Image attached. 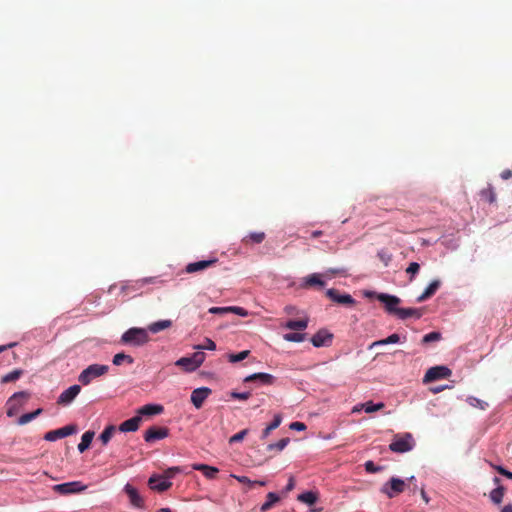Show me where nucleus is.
Here are the masks:
<instances>
[{"instance_id":"nucleus-1","label":"nucleus","mask_w":512,"mask_h":512,"mask_svg":"<svg viewBox=\"0 0 512 512\" xmlns=\"http://www.w3.org/2000/svg\"><path fill=\"white\" fill-rule=\"evenodd\" d=\"M365 296L367 298L376 297L380 302L385 305L387 312L391 314H395L400 319H407L409 317L420 318L421 313L418 309L414 308H397V305L400 303V299L393 295L388 294H377L373 290H366Z\"/></svg>"},{"instance_id":"nucleus-2","label":"nucleus","mask_w":512,"mask_h":512,"mask_svg":"<svg viewBox=\"0 0 512 512\" xmlns=\"http://www.w3.org/2000/svg\"><path fill=\"white\" fill-rule=\"evenodd\" d=\"M149 341L147 330L143 328H130L121 336V342L132 346H142Z\"/></svg>"},{"instance_id":"nucleus-3","label":"nucleus","mask_w":512,"mask_h":512,"mask_svg":"<svg viewBox=\"0 0 512 512\" xmlns=\"http://www.w3.org/2000/svg\"><path fill=\"white\" fill-rule=\"evenodd\" d=\"M415 446V440L411 433L396 434L389 445V449L395 453H406Z\"/></svg>"},{"instance_id":"nucleus-4","label":"nucleus","mask_w":512,"mask_h":512,"mask_svg":"<svg viewBox=\"0 0 512 512\" xmlns=\"http://www.w3.org/2000/svg\"><path fill=\"white\" fill-rule=\"evenodd\" d=\"M109 370V366L101 364H92L84 369L78 376V381L83 385H88L97 377L105 375Z\"/></svg>"},{"instance_id":"nucleus-5","label":"nucleus","mask_w":512,"mask_h":512,"mask_svg":"<svg viewBox=\"0 0 512 512\" xmlns=\"http://www.w3.org/2000/svg\"><path fill=\"white\" fill-rule=\"evenodd\" d=\"M29 393L25 391L16 392L14 393L7 401V416L13 417L17 415L19 412V409L24 404V401H26L29 398Z\"/></svg>"},{"instance_id":"nucleus-6","label":"nucleus","mask_w":512,"mask_h":512,"mask_svg":"<svg viewBox=\"0 0 512 512\" xmlns=\"http://www.w3.org/2000/svg\"><path fill=\"white\" fill-rule=\"evenodd\" d=\"M405 481L396 477H392L387 483L381 487V492L388 498H394L405 490Z\"/></svg>"},{"instance_id":"nucleus-7","label":"nucleus","mask_w":512,"mask_h":512,"mask_svg":"<svg viewBox=\"0 0 512 512\" xmlns=\"http://www.w3.org/2000/svg\"><path fill=\"white\" fill-rule=\"evenodd\" d=\"M53 491L61 495H69L82 492L86 489L80 481L66 482L62 484H56L52 487Z\"/></svg>"},{"instance_id":"nucleus-8","label":"nucleus","mask_w":512,"mask_h":512,"mask_svg":"<svg viewBox=\"0 0 512 512\" xmlns=\"http://www.w3.org/2000/svg\"><path fill=\"white\" fill-rule=\"evenodd\" d=\"M451 374L452 371L446 366H434L427 370L423 381L425 383H430L439 379L448 378Z\"/></svg>"},{"instance_id":"nucleus-9","label":"nucleus","mask_w":512,"mask_h":512,"mask_svg":"<svg viewBox=\"0 0 512 512\" xmlns=\"http://www.w3.org/2000/svg\"><path fill=\"white\" fill-rule=\"evenodd\" d=\"M76 432V427L74 425H67L62 428L51 430L47 432L44 436V439L47 441H56L61 438H65L69 435H72Z\"/></svg>"},{"instance_id":"nucleus-10","label":"nucleus","mask_w":512,"mask_h":512,"mask_svg":"<svg viewBox=\"0 0 512 512\" xmlns=\"http://www.w3.org/2000/svg\"><path fill=\"white\" fill-rule=\"evenodd\" d=\"M81 391L80 385H72L66 390H64L57 399V404L59 405H69L73 402V400L78 396Z\"/></svg>"},{"instance_id":"nucleus-11","label":"nucleus","mask_w":512,"mask_h":512,"mask_svg":"<svg viewBox=\"0 0 512 512\" xmlns=\"http://www.w3.org/2000/svg\"><path fill=\"white\" fill-rule=\"evenodd\" d=\"M169 430L166 427L152 426L148 428L144 434V440L148 443L164 439L168 436Z\"/></svg>"},{"instance_id":"nucleus-12","label":"nucleus","mask_w":512,"mask_h":512,"mask_svg":"<svg viewBox=\"0 0 512 512\" xmlns=\"http://www.w3.org/2000/svg\"><path fill=\"white\" fill-rule=\"evenodd\" d=\"M149 487L157 492H164L172 486V482L164 479L161 475H152L148 480Z\"/></svg>"},{"instance_id":"nucleus-13","label":"nucleus","mask_w":512,"mask_h":512,"mask_svg":"<svg viewBox=\"0 0 512 512\" xmlns=\"http://www.w3.org/2000/svg\"><path fill=\"white\" fill-rule=\"evenodd\" d=\"M333 335L326 329H320L311 338V343L314 347L329 346L332 342Z\"/></svg>"},{"instance_id":"nucleus-14","label":"nucleus","mask_w":512,"mask_h":512,"mask_svg":"<svg viewBox=\"0 0 512 512\" xmlns=\"http://www.w3.org/2000/svg\"><path fill=\"white\" fill-rule=\"evenodd\" d=\"M217 261L218 260L216 258H212V259H209V260H201V261L189 263L185 267V272L189 273V274H192V273H196V272H200V271L206 270L209 267L214 266L217 263Z\"/></svg>"},{"instance_id":"nucleus-15","label":"nucleus","mask_w":512,"mask_h":512,"mask_svg":"<svg viewBox=\"0 0 512 512\" xmlns=\"http://www.w3.org/2000/svg\"><path fill=\"white\" fill-rule=\"evenodd\" d=\"M210 394L211 389L208 387L197 388L191 393V402L197 409H199Z\"/></svg>"},{"instance_id":"nucleus-16","label":"nucleus","mask_w":512,"mask_h":512,"mask_svg":"<svg viewBox=\"0 0 512 512\" xmlns=\"http://www.w3.org/2000/svg\"><path fill=\"white\" fill-rule=\"evenodd\" d=\"M326 296L332 301L345 306H353L355 303L349 294H339L338 290H327Z\"/></svg>"},{"instance_id":"nucleus-17","label":"nucleus","mask_w":512,"mask_h":512,"mask_svg":"<svg viewBox=\"0 0 512 512\" xmlns=\"http://www.w3.org/2000/svg\"><path fill=\"white\" fill-rule=\"evenodd\" d=\"M124 491L127 494L129 501L133 506L137 508L144 507V500L135 487H133L130 484H126L124 487Z\"/></svg>"},{"instance_id":"nucleus-18","label":"nucleus","mask_w":512,"mask_h":512,"mask_svg":"<svg viewBox=\"0 0 512 512\" xmlns=\"http://www.w3.org/2000/svg\"><path fill=\"white\" fill-rule=\"evenodd\" d=\"M274 381L275 377L268 373H255L244 379V382H259L262 385H272Z\"/></svg>"},{"instance_id":"nucleus-19","label":"nucleus","mask_w":512,"mask_h":512,"mask_svg":"<svg viewBox=\"0 0 512 512\" xmlns=\"http://www.w3.org/2000/svg\"><path fill=\"white\" fill-rule=\"evenodd\" d=\"M326 277L327 276L324 274H319V273L311 274L307 277L302 278L301 286H314V285L325 286V285H327Z\"/></svg>"},{"instance_id":"nucleus-20","label":"nucleus","mask_w":512,"mask_h":512,"mask_svg":"<svg viewBox=\"0 0 512 512\" xmlns=\"http://www.w3.org/2000/svg\"><path fill=\"white\" fill-rule=\"evenodd\" d=\"M142 418L139 415H136L128 420H125L119 425V430L121 432H135L139 429Z\"/></svg>"},{"instance_id":"nucleus-21","label":"nucleus","mask_w":512,"mask_h":512,"mask_svg":"<svg viewBox=\"0 0 512 512\" xmlns=\"http://www.w3.org/2000/svg\"><path fill=\"white\" fill-rule=\"evenodd\" d=\"M309 319L307 317L298 320H288L282 327L294 331H304L308 326Z\"/></svg>"},{"instance_id":"nucleus-22","label":"nucleus","mask_w":512,"mask_h":512,"mask_svg":"<svg viewBox=\"0 0 512 512\" xmlns=\"http://www.w3.org/2000/svg\"><path fill=\"white\" fill-rule=\"evenodd\" d=\"M163 407L157 404H147L139 408L138 415L143 416H151L162 413Z\"/></svg>"},{"instance_id":"nucleus-23","label":"nucleus","mask_w":512,"mask_h":512,"mask_svg":"<svg viewBox=\"0 0 512 512\" xmlns=\"http://www.w3.org/2000/svg\"><path fill=\"white\" fill-rule=\"evenodd\" d=\"M192 468L197 471H201L204 476L208 479H214L219 472L216 467L209 466L206 464H193Z\"/></svg>"},{"instance_id":"nucleus-24","label":"nucleus","mask_w":512,"mask_h":512,"mask_svg":"<svg viewBox=\"0 0 512 512\" xmlns=\"http://www.w3.org/2000/svg\"><path fill=\"white\" fill-rule=\"evenodd\" d=\"M319 499V495L315 491H306L298 495L297 500L307 505H314Z\"/></svg>"},{"instance_id":"nucleus-25","label":"nucleus","mask_w":512,"mask_h":512,"mask_svg":"<svg viewBox=\"0 0 512 512\" xmlns=\"http://www.w3.org/2000/svg\"><path fill=\"white\" fill-rule=\"evenodd\" d=\"M94 435H95V433L93 431H86L82 435L81 442L78 444V450L80 453H83L90 447L91 442L94 438Z\"/></svg>"},{"instance_id":"nucleus-26","label":"nucleus","mask_w":512,"mask_h":512,"mask_svg":"<svg viewBox=\"0 0 512 512\" xmlns=\"http://www.w3.org/2000/svg\"><path fill=\"white\" fill-rule=\"evenodd\" d=\"M280 500V497L274 493L269 492L266 496V501L261 505L260 511L261 512H267L270 510L278 501Z\"/></svg>"},{"instance_id":"nucleus-27","label":"nucleus","mask_w":512,"mask_h":512,"mask_svg":"<svg viewBox=\"0 0 512 512\" xmlns=\"http://www.w3.org/2000/svg\"><path fill=\"white\" fill-rule=\"evenodd\" d=\"M171 326H172L171 320H160V321L151 323L148 326V330L152 333H158L162 330L170 328Z\"/></svg>"},{"instance_id":"nucleus-28","label":"nucleus","mask_w":512,"mask_h":512,"mask_svg":"<svg viewBox=\"0 0 512 512\" xmlns=\"http://www.w3.org/2000/svg\"><path fill=\"white\" fill-rule=\"evenodd\" d=\"M175 364L177 366L183 368L187 372H192L197 369V367L195 366V364L193 362L192 356L182 357V358L178 359Z\"/></svg>"},{"instance_id":"nucleus-29","label":"nucleus","mask_w":512,"mask_h":512,"mask_svg":"<svg viewBox=\"0 0 512 512\" xmlns=\"http://www.w3.org/2000/svg\"><path fill=\"white\" fill-rule=\"evenodd\" d=\"M282 417L281 415L277 414L274 416L273 421L262 431L261 439H266L269 434L276 428H278L281 424Z\"/></svg>"},{"instance_id":"nucleus-30","label":"nucleus","mask_w":512,"mask_h":512,"mask_svg":"<svg viewBox=\"0 0 512 512\" xmlns=\"http://www.w3.org/2000/svg\"><path fill=\"white\" fill-rule=\"evenodd\" d=\"M480 195L483 200L487 201L490 204L496 201V193L491 185H488L487 188L482 189Z\"/></svg>"},{"instance_id":"nucleus-31","label":"nucleus","mask_w":512,"mask_h":512,"mask_svg":"<svg viewBox=\"0 0 512 512\" xmlns=\"http://www.w3.org/2000/svg\"><path fill=\"white\" fill-rule=\"evenodd\" d=\"M399 341H400V336L396 333H393L385 339H381V340L373 342L371 344L370 348H373L376 346L387 345V344H394V343H398Z\"/></svg>"},{"instance_id":"nucleus-32","label":"nucleus","mask_w":512,"mask_h":512,"mask_svg":"<svg viewBox=\"0 0 512 512\" xmlns=\"http://www.w3.org/2000/svg\"><path fill=\"white\" fill-rule=\"evenodd\" d=\"M42 409L38 408L37 410L23 414L21 417H19L17 423L18 425H25L29 423L30 421L34 420L37 416H39L42 413Z\"/></svg>"},{"instance_id":"nucleus-33","label":"nucleus","mask_w":512,"mask_h":512,"mask_svg":"<svg viewBox=\"0 0 512 512\" xmlns=\"http://www.w3.org/2000/svg\"><path fill=\"white\" fill-rule=\"evenodd\" d=\"M23 374V370L21 369H15L11 372H9L8 374L4 375L0 382L5 384V383H10V382H14L16 380H18Z\"/></svg>"},{"instance_id":"nucleus-34","label":"nucleus","mask_w":512,"mask_h":512,"mask_svg":"<svg viewBox=\"0 0 512 512\" xmlns=\"http://www.w3.org/2000/svg\"><path fill=\"white\" fill-rule=\"evenodd\" d=\"M283 339L288 341V342L299 343V342H303L306 339V334L305 333H300L299 331H297V332H290V333L284 334L283 335Z\"/></svg>"},{"instance_id":"nucleus-35","label":"nucleus","mask_w":512,"mask_h":512,"mask_svg":"<svg viewBox=\"0 0 512 512\" xmlns=\"http://www.w3.org/2000/svg\"><path fill=\"white\" fill-rule=\"evenodd\" d=\"M505 493V488L503 486H498L490 492V499L495 504H500L502 502L503 496Z\"/></svg>"},{"instance_id":"nucleus-36","label":"nucleus","mask_w":512,"mask_h":512,"mask_svg":"<svg viewBox=\"0 0 512 512\" xmlns=\"http://www.w3.org/2000/svg\"><path fill=\"white\" fill-rule=\"evenodd\" d=\"M115 429L116 428L114 425H109L103 430V432L99 436V439L103 445L108 444V442L111 440V438L115 432Z\"/></svg>"},{"instance_id":"nucleus-37","label":"nucleus","mask_w":512,"mask_h":512,"mask_svg":"<svg viewBox=\"0 0 512 512\" xmlns=\"http://www.w3.org/2000/svg\"><path fill=\"white\" fill-rule=\"evenodd\" d=\"M265 239V233L264 232H253L247 235L243 242L245 244L248 243H261Z\"/></svg>"},{"instance_id":"nucleus-38","label":"nucleus","mask_w":512,"mask_h":512,"mask_svg":"<svg viewBox=\"0 0 512 512\" xmlns=\"http://www.w3.org/2000/svg\"><path fill=\"white\" fill-rule=\"evenodd\" d=\"M124 361L127 362L128 364L134 363L133 357H131L130 355H127L123 352L117 353L116 355H114L113 360H112L113 364L116 366H120Z\"/></svg>"},{"instance_id":"nucleus-39","label":"nucleus","mask_w":512,"mask_h":512,"mask_svg":"<svg viewBox=\"0 0 512 512\" xmlns=\"http://www.w3.org/2000/svg\"><path fill=\"white\" fill-rule=\"evenodd\" d=\"M384 407H385V404L382 402L374 404L372 401H368V402L362 404V408L364 409V411L366 413H373V412L383 409Z\"/></svg>"},{"instance_id":"nucleus-40","label":"nucleus","mask_w":512,"mask_h":512,"mask_svg":"<svg viewBox=\"0 0 512 512\" xmlns=\"http://www.w3.org/2000/svg\"><path fill=\"white\" fill-rule=\"evenodd\" d=\"M289 442H290L289 438H282V439H280L276 443L269 444L267 446V450H269V451H272V450L282 451L288 445Z\"/></svg>"},{"instance_id":"nucleus-41","label":"nucleus","mask_w":512,"mask_h":512,"mask_svg":"<svg viewBox=\"0 0 512 512\" xmlns=\"http://www.w3.org/2000/svg\"><path fill=\"white\" fill-rule=\"evenodd\" d=\"M249 353H250L249 350H244L237 354H229L228 359L231 363H236V362L246 359L248 357Z\"/></svg>"},{"instance_id":"nucleus-42","label":"nucleus","mask_w":512,"mask_h":512,"mask_svg":"<svg viewBox=\"0 0 512 512\" xmlns=\"http://www.w3.org/2000/svg\"><path fill=\"white\" fill-rule=\"evenodd\" d=\"M191 356H192L193 362L197 368L200 367V365L204 362L205 357H206V355L203 351H197V352L193 353Z\"/></svg>"},{"instance_id":"nucleus-43","label":"nucleus","mask_w":512,"mask_h":512,"mask_svg":"<svg viewBox=\"0 0 512 512\" xmlns=\"http://www.w3.org/2000/svg\"><path fill=\"white\" fill-rule=\"evenodd\" d=\"M441 339V334L439 332H430L422 338V343H430L434 341H438Z\"/></svg>"},{"instance_id":"nucleus-44","label":"nucleus","mask_w":512,"mask_h":512,"mask_svg":"<svg viewBox=\"0 0 512 512\" xmlns=\"http://www.w3.org/2000/svg\"><path fill=\"white\" fill-rule=\"evenodd\" d=\"M248 432H249L248 429H243V430L239 431L238 433H236L230 437L229 443L232 444V443L242 441L245 438V436L248 434Z\"/></svg>"},{"instance_id":"nucleus-45","label":"nucleus","mask_w":512,"mask_h":512,"mask_svg":"<svg viewBox=\"0 0 512 512\" xmlns=\"http://www.w3.org/2000/svg\"><path fill=\"white\" fill-rule=\"evenodd\" d=\"M468 402H469L470 405H472L474 407H478L481 410H485L488 407V404L485 401L480 400V399L475 398V397H470L468 399Z\"/></svg>"},{"instance_id":"nucleus-46","label":"nucleus","mask_w":512,"mask_h":512,"mask_svg":"<svg viewBox=\"0 0 512 512\" xmlns=\"http://www.w3.org/2000/svg\"><path fill=\"white\" fill-rule=\"evenodd\" d=\"M196 348L200 350H215L216 344L213 340L206 338L204 344L198 345Z\"/></svg>"},{"instance_id":"nucleus-47","label":"nucleus","mask_w":512,"mask_h":512,"mask_svg":"<svg viewBox=\"0 0 512 512\" xmlns=\"http://www.w3.org/2000/svg\"><path fill=\"white\" fill-rule=\"evenodd\" d=\"M179 471V467H170L161 476L169 481V479L173 478Z\"/></svg>"},{"instance_id":"nucleus-48","label":"nucleus","mask_w":512,"mask_h":512,"mask_svg":"<svg viewBox=\"0 0 512 512\" xmlns=\"http://www.w3.org/2000/svg\"><path fill=\"white\" fill-rule=\"evenodd\" d=\"M365 470L368 473H376L382 470V467L376 466L373 461H367L365 464Z\"/></svg>"},{"instance_id":"nucleus-49","label":"nucleus","mask_w":512,"mask_h":512,"mask_svg":"<svg viewBox=\"0 0 512 512\" xmlns=\"http://www.w3.org/2000/svg\"><path fill=\"white\" fill-rule=\"evenodd\" d=\"M230 396L233 398V399H238V400H247L250 398L251 396V393L250 392H231L230 393Z\"/></svg>"},{"instance_id":"nucleus-50","label":"nucleus","mask_w":512,"mask_h":512,"mask_svg":"<svg viewBox=\"0 0 512 512\" xmlns=\"http://www.w3.org/2000/svg\"><path fill=\"white\" fill-rule=\"evenodd\" d=\"M491 466L498 472L500 473L501 475L507 477L508 479H512V472L511 471H508L507 469H505L504 467L502 466H498V465H493L491 464Z\"/></svg>"},{"instance_id":"nucleus-51","label":"nucleus","mask_w":512,"mask_h":512,"mask_svg":"<svg viewBox=\"0 0 512 512\" xmlns=\"http://www.w3.org/2000/svg\"><path fill=\"white\" fill-rule=\"evenodd\" d=\"M209 313L220 315L227 314L230 313V307H211Z\"/></svg>"},{"instance_id":"nucleus-52","label":"nucleus","mask_w":512,"mask_h":512,"mask_svg":"<svg viewBox=\"0 0 512 512\" xmlns=\"http://www.w3.org/2000/svg\"><path fill=\"white\" fill-rule=\"evenodd\" d=\"M378 257L385 265H388L389 261L391 260V255L385 250L379 251Z\"/></svg>"},{"instance_id":"nucleus-53","label":"nucleus","mask_w":512,"mask_h":512,"mask_svg":"<svg viewBox=\"0 0 512 512\" xmlns=\"http://www.w3.org/2000/svg\"><path fill=\"white\" fill-rule=\"evenodd\" d=\"M420 269V265L416 262H412L409 264L408 268L406 269V272L410 274L411 276L415 275Z\"/></svg>"},{"instance_id":"nucleus-54","label":"nucleus","mask_w":512,"mask_h":512,"mask_svg":"<svg viewBox=\"0 0 512 512\" xmlns=\"http://www.w3.org/2000/svg\"><path fill=\"white\" fill-rule=\"evenodd\" d=\"M230 312L231 313H235V314H237L239 316H243V317L248 315V312L244 308L238 307V306H231L230 307Z\"/></svg>"},{"instance_id":"nucleus-55","label":"nucleus","mask_w":512,"mask_h":512,"mask_svg":"<svg viewBox=\"0 0 512 512\" xmlns=\"http://www.w3.org/2000/svg\"><path fill=\"white\" fill-rule=\"evenodd\" d=\"M436 290H425L424 293H422L418 298H417V301L418 302H422V301H425L427 299H429L430 297H432L434 295V292Z\"/></svg>"},{"instance_id":"nucleus-56","label":"nucleus","mask_w":512,"mask_h":512,"mask_svg":"<svg viewBox=\"0 0 512 512\" xmlns=\"http://www.w3.org/2000/svg\"><path fill=\"white\" fill-rule=\"evenodd\" d=\"M289 427H290V429L296 430V431H304L306 429V425L304 423L298 422V421L292 422Z\"/></svg>"},{"instance_id":"nucleus-57","label":"nucleus","mask_w":512,"mask_h":512,"mask_svg":"<svg viewBox=\"0 0 512 512\" xmlns=\"http://www.w3.org/2000/svg\"><path fill=\"white\" fill-rule=\"evenodd\" d=\"M233 478H235L238 482L242 483V484H248L250 486L253 485V481H251L248 477L246 476H237V475H232Z\"/></svg>"},{"instance_id":"nucleus-58","label":"nucleus","mask_w":512,"mask_h":512,"mask_svg":"<svg viewBox=\"0 0 512 512\" xmlns=\"http://www.w3.org/2000/svg\"><path fill=\"white\" fill-rule=\"evenodd\" d=\"M294 488H295V481H294L293 476H290L288 479V483L285 487V492L288 493V492L292 491Z\"/></svg>"},{"instance_id":"nucleus-59","label":"nucleus","mask_w":512,"mask_h":512,"mask_svg":"<svg viewBox=\"0 0 512 512\" xmlns=\"http://www.w3.org/2000/svg\"><path fill=\"white\" fill-rule=\"evenodd\" d=\"M500 176L503 180H508L512 178V171L510 169H505L501 172Z\"/></svg>"},{"instance_id":"nucleus-60","label":"nucleus","mask_w":512,"mask_h":512,"mask_svg":"<svg viewBox=\"0 0 512 512\" xmlns=\"http://www.w3.org/2000/svg\"><path fill=\"white\" fill-rule=\"evenodd\" d=\"M442 282L439 279L432 280L426 288H439L441 286Z\"/></svg>"},{"instance_id":"nucleus-61","label":"nucleus","mask_w":512,"mask_h":512,"mask_svg":"<svg viewBox=\"0 0 512 512\" xmlns=\"http://www.w3.org/2000/svg\"><path fill=\"white\" fill-rule=\"evenodd\" d=\"M420 495L423 501L428 504L430 502V498L428 497L427 493L425 492L424 487L420 488Z\"/></svg>"},{"instance_id":"nucleus-62","label":"nucleus","mask_w":512,"mask_h":512,"mask_svg":"<svg viewBox=\"0 0 512 512\" xmlns=\"http://www.w3.org/2000/svg\"><path fill=\"white\" fill-rule=\"evenodd\" d=\"M17 345V342H11L6 345H0V353L6 351L7 349L13 348Z\"/></svg>"},{"instance_id":"nucleus-63","label":"nucleus","mask_w":512,"mask_h":512,"mask_svg":"<svg viewBox=\"0 0 512 512\" xmlns=\"http://www.w3.org/2000/svg\"><path fill=\"white\" fill-rule=\"evenodd\" d=\"M408 481L410 483H412V486H413L412 489H411V492L415 493L417 491V489H418L417 484L414 483L416 481L415 476H411L410 478H408Z\"/></svg>"},{"instance_id":"nucleus-64","label":"nucleus","mask_w":512,"mask_h":512,"mask_svg":"<svg viewBox=\"0 0 512 512\" xmlns=\"http://www.w3.org/2000/svg\"><path fill=\"white\" fill-rule=\"evenodd\" d=\"M501 512H512V504H507V505H505V506L502 508Z\"/></svg>"}]
</instances>
